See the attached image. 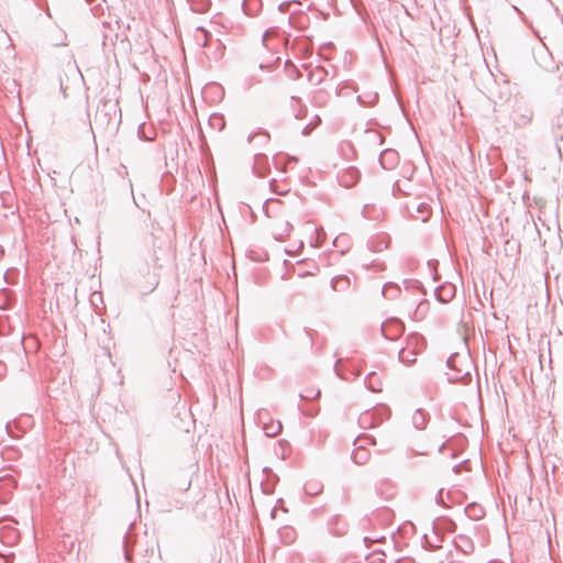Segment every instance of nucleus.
<instances>
[{
    "label": "nucleus",
    "instance_id": "obj_1",
    "mask_svg": "<svg viewBox=\"0 0 563 563\" xmlns=\"http://www.w3.org/2000/svg\"><path fill=\"white\" fill-rule=\"evenodd\" d=\"M449 367L455 369L457 372L456 375L452 376L451 380H460L464 375H468L470 362L466 355L460 357L459 354H454L450 357L448 362Z\"/></svg>",
    "mask_w": 563,
    "mask_h": 563
},
{
    "label": "nucleus",
    "instance_id": "obj_2",
    "mask_svg": "<svg viewBox=\"0 0 563 563\" xmlns=\"http://www.w3.org/2000/svg\"><path fill=\"white\" fill-rule=\"evenodd\" d=\"M404 327L398 320H388L383 323V335L388 340H396L402 333Z\"/></svg>",
    "mask_w": 563,
    "mask_h": 563
},
{
    "label": "nucleus",
    "instance_id": "obj_5",
    "mask_svg": "<svg viewBox=\"0 0 563 563\" xmlns=\"http://www.w3.org/2000/svg\"><path fill=\"white\" fill-rule=\"evenodd\" d=\"M292 230V227L289 224V223H285L284 227H280V232L285 235H289V233L291 232Z\"/></svg>",
    "mask_w": 563,
    "mask_h": 563
},
{
    "label": "nucleus",
    "instance_id": "obj_4",
    "mask_svg": "<svg viewBox=\"0 0 563 563\" xmlns=\"http://www.w3.org/2000/svg\"><path fill=\"white\" fill-rule=\"evenodd\" d=\"M267 421H264L263 429L268 437H276L282 432L283 426L278 420H274L272 418H266Z\"/></svg>",
    "mask_w": 563,
    "mask_h": 563
},
{
    "label": "nucleus",
    "instance_id": "obj_3",
    "mask_svg": "<svg viewBox=\"0 0 563 563\" xmlns=\"http://www.w3.org/2000/svg\"><path fill=\"white\" fill-rule=\"evenodd\" d=\"M358 178L357 169L351 167L344 170V173L341 175L340 181L345 188H351L358 181Z\"/></svg>",
    "mask_w": 563,
    "mask_h": 563
}]
</instances>
